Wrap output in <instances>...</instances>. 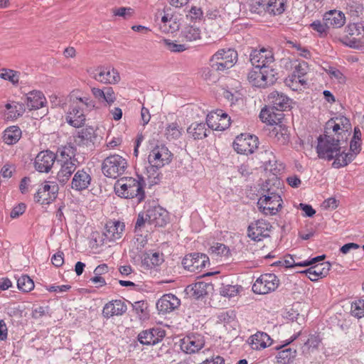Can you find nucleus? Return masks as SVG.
Listing matches in <instances>:
<instances>
[{"label": "nucleus", "mask_w": 364, "mask_h": 364, "mask_svg": "<svg viewBox=\"0 0 364 364\" xmlns=\"http://www.w3.org/2000/svg\"><path fill=\"white\" fill-rule=\"evenodd\" d=\"M166 336V331L161 327L156 326L142 331L138 335L140 343L147 346H154L161 341Z\"/></svg>", "instance_id": "18"}, {"label": "nucleus", "mask_w": 364, "mask_h": 364, "mask_svg": "<svg viewBox=\"0 0 364 364\" xmlns=\"http://www.w3.org/2000/svg\"><path fill=\"white\" fill-rule=\"evenodd\" d=\"M309 65L304 60H296L292 66V72L285 79V84L292 90H302L308 86Z\"/></svg>", "instance_id": "5"}, {"label": "nucleus", "mask_w": 364, "mask_h": 364, "mask_svg": "<svg viewBox=\"0 0 364 364\" xmlns=\"http://www.w3.org/2000/svg\"><path fill=\"white\" fill-rule=\"evenodd\" d=\"M237 58L235 50L230 48L220 49L212 56L210 65L214 70L223 71L232 68Z\"/></svg>", "instance_id": "9"}, {"label": "nucleus", "mask_w": 364, "mask_h": 364, "mask_svg": "<svg viewBox=\"0 0 364 364\" xmlns=\"http://www.w3.org/2000/svg\"><path fill=\"white\" fill-rule=\"evenodd\" d=\"M18 289L23 292H29L34 288V282L28 275H22L17 279Z\"/></svg>", "instance_id": "47"}, {"label": "nucleus", "mask_w": 364, "mask_h": 364, "mask_svg": "<svg viewBox=\"0 0 364 364\" xmlns=\"http://www.w3.org/2000/svg\"><path fill=\"white\" fill-rule=\"evenodd\" d=\"M268 100L272 105L274 110L283 112L291 107V100L287 95L276 90L272 91L268 95Z\"/></svg>", "instance_id": "30"}, {"label": "nucleus", "mask_w": 364, "mask_h": 364, "mask_svg": "<svg viewBox=\"0 0 364 364\" xmlns=\"http://www.w3.org/2000/svg\"><path fill=\"white\" fill-rule=\"evenodd\" d=\"M22 132L18 126H10L3 132V141L8 145L16 144L21 138Z\"/></svg>", "instance_id": "38"}, {"label": "nucleus", "mask_w": 364, "mask_h": 364, "mask_svg": "<svg viewBox=\"0 0 364 364\" xmlns=\"http://www.w3.org/2000/svg\"><path fill=\"white\" fill-rule=\"evenodd\" d=\"M271 225L264 220L251 223L247 229L248 237L254 241H260L269 235Z\"/></svg>", "instance_id": "21"}, {"label": "nucleus", "mask_w": 364, "mask_h": 364, "mask_svg": "<svg viewBox=\"0 0 364 364\" xmlns=\"http://www.w3.org/2000/svg\"><path fill=\"white\" fill-rule=\"evenodd\" d=\"M44 94L39 90H32L26 94L25 103L29 109H38L44 105Z\"/></svg>", "instance_id": "35"}, {"label": "nucleus", "mask_w": 364, "mask_h": 364, "mask_svg": "<svg viewBox=\"0 0 364 364\" xmlns=\"http://www.w3.org/2000/svg\"><path fill=\"white\" fill-rule=\"evenodd\" d=\"M160 168L154 167L150 165L146 169V175L149 179V182L151 185L157 184L159 183L162 174L159 171Z\"/></svg>", "instance_id": "49"}, {"label": "nucleus", "mask_w": 364, "mask_h": 364, "mask_svg": "<svg viewBox=\"0 0 364 364\" xmlns=\"http://www.w3.org/2000/svg\"><path fill=\"white\" fill-rule=\"evenodd\" d=\"M162 24L160 26L161 29L164 32H173L178 28L176 22L172 21L171 18L168 15H165L161 18Z\"/></svg>", "instance_id": "53"}, {"label": "nucleus", "mask_w": 364, "mask_h": 364, "mask_svg": "<svg viewBox=\"0 0 364 364\" xmlns=\"http://www.w3.org/2000/svg\"><path fill=\"white\" fill-rule=\"evenodd\" d=\"M241 289L242 287L237 285L223 284L220 288V292L223 296L232 298L239 294Z\"/></svg>", "instance_id": "50"}, {"label": "nucleus", "mask_w": 364, "mask_h": 364, "mask_svg": "<svg viewBox=\"0 0 364 364\" xmlns=\"http://www.w3.org/2000/svg\"><path fill=\"white\" fill-rule=\"evenodd\" d=\"M301 335L300 332L294 334L289 339L284 341L283 344L275 347V349L278 350L276 359L279 364H288L296 357V348L295 342Z\"/></svg>", "instance_id": "8"}, {"label": "nucleus", "mask_w": 364, "mask_h": 364, "mask_svg": "<svg viewBox=\"0 0 364 364\" xmlns=\"http://www.w3.org/2000/svg\"><path fill=\"white\" fill-rule=\"evenodd\" d=\"M91 92L94 97L105 107L110 106L116 100V94L111 87H105L102 89L92 87Z\"/></svg>", "instance_id": "26"}, {"label": "nucleus", "mask_w": 364, "mask_h": 364, "mask_svg": "<svg viewBox=\"0 0 364 364\" xmlns=\"http://www.w3.org/2000/svg\"><path fill=\"white\" fill-rule=\"evenodd\" d=\"M140 259V267L145 270L159 267L164 262L163 255L152 250L142 252Z\"/></svg>", "instance_id": "25"}, {"label": "nucleus", "mask_w": 364, "mask_h": 364, "mask_svg": "<svg viewBox=\"0 0 364 364\" xmlns=\"http://www.w3.org/2000/svg\"><path fill=\"white\" fill-rule=\"evenodd\" d=\"M203 13L200 8L192 6L187 17H189L193 21H200L203 18Z\"/></svg>", "instance_id": "64"}, {"label": "nucleus", "mask_w": 364, "mask_h": 364, "mask_svg": "<svg viewBox=\"0 0 364 364\" xmlns=\"http://www.w3.org/2000/svg\"><path fill=\"white\" fill-rule=\"evenodd\" d=\"M209 259L205 254L192 253L187 255L182 260L183 267L191 272H200L208 263Z\"/></svg>", "instance_id": "16"}, {"label": "nucleus", "mask_w": 364, "mask_h": 364, "mask_svg": "<svg viewBox=\"0 0 364 364\" xmlns=\"http://www.w3.org/2000/svg\"><path fill=\"white\" fill-rule=\"evenodd\" d=\"M309 266V268L304 271H301L300 273L304 274L312 282H316L320 278L325 277L329 271V264L328 263L319 264L314 263Z\"/></svg>", "instance_id": "31"}, {"label": "nucleus", "mask_w": 364, "mask_h": 364, "mask_svg": "<svg viewBox=\"0 0 364 364\" xmlns=\"http://www.w3.org/2000/svg\"><path fill=\"white\" fill-rule=\"evenodd\" d=\"M204 336L198 333H191L181 340V349L188 354L198 353L205 346Z\"/></svg>", "instance_id": "15"}, {"label": "nucleus", "mask_w": 364, "mask_h": 364, "mask_svg": "<svg viewBox=\"0 0 364 364\" xmlns=\"http://www.w3.org/2000/svg\"><path fill=\"white\" fill-rule=\"evenodd\" d=\"M248 343L252 349L259 350L271 346L272 339L267 333L257 331L249 338Z\"/></svg>", "instance_id": "32"}, {"label": "nucleus", "mask_w": 364, "mask_h": 364, "mask_svg": "<svg viewBox=\"0 0 364 364\" xmlns=\"http://www.w3.org/2000/svg\"><path fill=\"white\" fill-rule=\"evenodd\" d=\"M127 306L124 299H114L107 303L102 309V315L107 318L122 316L126 313Z\"/></svg>", "instance_id": "24"}, {"label": "nucleus", "mask_w": 364, "mask_h": 364, "mask_svg": "<svg viewBox=\"0 0 364 364\" xmlns=\"http://www.w3.org/2000/svg\"><path fill=\"white\" fill-rule=\"evenodd\" d=\"M310 27L315 31H316L320 36L326 35V27L328 26L323 24L320 21H314L310 24Z\"/></svg>", "instance_id": "63"}, {"label": "nucleus", "mask_w": 364, "mask_h": 364, "mask_svg": "<svg viewBox=\"0 0 364 364\" xmlns=\"http://www.w3.org/2000/svg\"><path fill=\"white\" fill-rule=\"evenodd\" d=\"M127 167V160L118 154L106 157L102 163V171L108 178H117L122 175Z\"/></svg>", "instance_id": "6"}, {"label": "nucleus", "mask_w": 364, "mask_h": 364, "mask_svg": "<svg viewBox=\"0 0 364 364\" xmlns=\"http://www.w3.org/2000/svg\"><path fill=\"white\" fill-rule=\"evenodd\" d=\"M361 141L362 140L351 139L350 142V151L346 153V150H344L343 156H341V159H337V161L334 164L336 168L344 167L354 160L355 156L361 151Z\"/></svg>", "instance_id": "23"}, {"label": "nucleus", "mask_w": 364, "mask_h": 364, "mask_svg": "<svg viewBox=\"0 0 364 364\" xmlns=\"http://www.w3.org/2000/svg\"><path fill=\"white\" fill-rule=\"evenodd\" d=\"M350 128V121L346 117H337L328 120L325 127L326 134L318 138L316 149L318 158L328 161L333 160L332 166L336 168L335 162L344 154L340 141L347 139Z\"/></svg>", "instance_id": "1"}, {"label": "nucleus", "mask_w": 364, "mask_h": 364, "mask_svg": "<svg viewBox=\"0 0 364 364\" xmlns=\"http://www.w3.org/2000/svg\"><path fill=\"white\" fill-rule=\"evenodd\" d=\"M95 107V102L90 97L73 93L70 96V105L66 112L65 119L70 126L79 128L86 121L87 112Z\"/></svg>", "instance_id": "3"}, {"label": "nucleus", "mask_w": 364, "mask_h": 364, "mask_svg": "<svg viewBox=\"0 0 364 364\" xmlns=\"http://www.w3.org/2000/svg\"><path fill=\"white\" fill-rule=\"evenodd\" d=\"M267 7V14L272 16H279L282 14L287 7V0H268Z\"/></svg>", "instance_id": "41"}, {"label": "nucleus", "mask_w": 364, "mask_h": 364, "mask_svg": "<svg viewBox=\"0 0 364 364\" xmlns=\"http://www.w3.org/2000/svg\"><path fill=\"white\" fill-rule=\"evenodd\" d=\"M325 258L324 255L318 256L314 258H309L308 259L295 262L292 257H290L289 259H285L284 262L286 267H309V265H312L314 263H317L323 260Z\"/></svg>", "instance_id": "45"}, {"label": "nucleus", "mask_w": 364, "mask_h": 364, "mask_svg": "<svg viewBox=\"0 0 364 364\" xmlns=\"http://www.w3.org/2000/svg\"><path fill=\"white\" fill-rule=\"evenodd\" d=\"M20 75V72L13 69L5 68L0 69V78L4 80L9 81L14 86L18 85Z\"/></svg>", "instance_id": "44"}, {"label": "nucleus", "mask_w": 364, "mask_h": 364, "mask_svg": "<svg viewBox=\"0 0 364 364\" xmlns=\"http://www.w3.org/2000/svg\"><path fill=\"white\" fill-rule=\"evenodd\" d=\"M218 322L229 323L235 318V314L233 311H222L217 315Z\"/></svg>", "instance_id": "57"}, {"label": "nucleus", "mask_w": 364, "mask_h": 364, "mask_svg": "<svg viewBox=\"0 0 364 364\" xmlns=\"http://www.w3.org/2000/svg\"><path fill=\"white\" fill-rule=\"evenodd\" d=\"M144 209L148 216V224L163 227L167 223V212L161 206L156 204L154 205L146 204Z\"/></svg>", "instance_id": "17"}, {"label": "nucleus", "mask_w": 364, "mask_h": 364, "mask_svg": "<svg viewBox=\"0 0 364 364\" xmlns=\"http://www.w3.org/2000/svg\"><path fill=\"white\" fill-rule=\"evenodd\" d=\"M277 80L272 68L254 67L248 73V80L253 86L266 87L272 85Z\"/></svg>", "instance_id": "7"}, {"label": "nucleus", "mask_w": 364, "mask_h": 364, "mask_svg": "<svg viewBox=\"0 0 364 364\" xmlns=\"http://www.w3.org/2000/svg\"><path fill=\"white\" fill-rule=\"evenodd\" d=\"M279 284V280L274 274H264L256 279L252 291L258 294H267L275 291Z\"/></svg>", "instance_id": "12"}, {"label": "nucleus", "mask_w": 364, "mask_h": 364, "mask_svg": "<svg viewBox=\"0 0 364 364\" xmlns=\"http://www.w3.org/2000/svg\"><path fill=\"white\" fill-rule=\"evenodd\" d=\"M208 127L215 131H223L231 124L230 117L222 109L210 112L206 117Z\"/></svg>", "instance_id": "14"}, {"label": "nucleus", "mask_w": 364, "mask_h": 364, "mask_svg": "<svg viewBox=\"0 0 364 364\" xmlns=\"http://www.w3.org/2000/svg\"><path fill=\"white\" fill-rule=\"evenodd\" d=\"M46 184L41 183L40 187L34 193L33 199L34 201L41 205H43L46 201Z\"/></svg>", "instance_id": "59"}, {"label": "nucleus", "mask_w": 364, "mask_h": 364, "mask_svg": "<svg viewBox=\"0 0 364 364\" xmlns=\"http://www.w3.org/2000/svg\"><path fill=\"white\" fill-rule=\"evenodd\" d=\"M210 289H212L211 284L200 281L188 285L186 291L191 296L198 299L206 295Z\"/></svg>", "instance_id": "36"}, {"label": "nucleus", "mask_w": 364, "mask_h": 364, "mask_svg": "<svg viewBox=\"0 0 364 364\" xmlns=\"http://www.w3.org/2000/svg\"><path fill=\"white\" fill-rule=\"evenodd\" d=\"M75 154L76 149L70 144L59 149L56 154L47 149V159H50L53 164L55 161L60 166V169L57 174L59 182L65 183L76 169Z\"/></svg>", "instance_id": "2"}, {"label": "nucleus", "mask_w": 364, "mask_h": 364, "mask_svg": "<svg viewBox=\"0 0 364 364\" xmlns=\"http://www.w3.org/2000/svg\"><path fill=\"white\" fill-rule=\"evenodd\" d=\"M208 253L214 257L228 258L231 256L230 247L223 243L216 241L215 237H210L207 240Z\"/></svg>", "instance_id": "27"}, {"label": "nucleus", "mask_w": 364, "mask_h": 364, "mask_svg": "<svg viewBox=\"0 0 364 364\" xmlns=\"http://www.w3.org/2000/svg\"><path fill=\"white\" fill-rule=\"evenodd\" d=\"M92 75L95 80L105 84H115L120 80L117 70L111 67H98Z\"/></svg>", "instance_id": "20"}, {"label": "nucleus", "mask_w": 364, "mask_h": 364, "mask_svg": "<svg viewBox=\"0 0 364 364\" xmlns=\"http://www.w3.org/2000/svg\"><path fill=\"white\" fill-rule=\"evenodd\" d=\"M180 305V299L172 294H164L156 302V308L162 314L171 312Z\"/></svg>", "instance_id": "28"}, {"label": "nucleus", "mask_w": 364, "mask_h": 364, "mask_svg": "<svg viewBox=\"0 0 364 364\" xmlns=\"http://www.w3.org/2000/svg\"><path fill=\"white\" fill-rule=\"evenodd\" d=\"M164 43L167 48L171 52L180 53L186 50L187 48L185 45L177 44L170 40H164Z\"/></svg>", "instance_id": "62"}, {"label": "nucleus", "mask_w": 364, "mask_h": 364, "mask_svg": "<svg viewBox=\"0 0 364 364\" xmlns=\"http://www.w3.org/2000/svg\"><path fill=\"white\" fill-rule=\"evenodd\" d=\"M291 48H294L296 53L306 59H309L311 57L310 50L305 46H301L300 43L289 42L288 43Z\"/></svg>", "instance_id": "56"}, {"label": "nucleus", "mask_w": 364, "mask_h": 364, "mask_svg": "<svg viewBox=\"0 0 364 364\" xmlns=\"http://www.w3.org/2000/svg\"><path fill=\"white\" fill-rule=\"evenodd\" d=\"M250 60L255 67L272 68L271 64L274 63V57L272 49L262 48L251 53Z\"/></svg>", "instance_id": "19"}, {"label": "nucleus", "mask_w": 364, "mask_h": 364, "mask_svg": "<svg viewBox=\"0 0 364 364\" xmlns=\"http://www.w3.org/2000/svg\"><path fill=\"white\" fill-rule=\"evenodd\" d=\"M346 36L359 37L364 33V26L361 23H350L346 28Z\"/></svg>", "instance_id": "52"}, {"label": "nucleus", "mask_w": 364, "mask_h": 364, "mask_svg": "<svg viewBox=\"0 0 364 364\" xmlns=\"http://www.w3.org/2000/svg\"><path fill=\"white\" fill-rule=\"evenodd\" d=\"M267 1L268 0H248L247 6L250 11L252 14L264 16L267 14Z\"/></svg>", "instance_id": "43"}, {"label": "nucleus", "mask_w": 364, "mask_h": 364, "mask_svg": "<svg viewBox=\"0 0 364 364\" xmlns=\"http://www.w3.org/2000/svg\"><path fill=\"white\" fill-rule=\"evenodd\" d=\"M49 97L52 107H61L66 102L65 96L60 94H53L50 95Z\"/></svg>", "instance_id": "60"}, {"label": "nucleus", "mask_w": 364, "mask_h": 364, "mask_svg": "<svg viewBox=\"0 0 364 364\" xmlns=\"http://www.w3.org/2000/svg\"><path fill=\"white\" fill-rule=\"evenodd\" d=\"M323 20L328 27L340 28L345 23L346 18L344 14L341 11L331 10L325 14Z\"/></svg>", "instance_id": "37"}, {"label": "nucleus", "mask_w": 364, "mask_h": 364, "mask_svg": "<svg viewBox=\"0 0 364 364\" xmlns=\"http://www.w3.org/2000/svg\"><path fill=\"white\" fill-rule=\"evenodd\" d=\"M269 136L279 144H285L289 141L287 128L282 124L276 125L269 132Z\"/></svg>", "instance_id": "40"}, {"label": "nucleus", "mask_w": 364, "mask_h": 364, "mask_svg": "<svg viewBox=\"0 0 364 364\" xmlns=\"http://www.w3.org/2000/svg\"><path fill=\"white\" fill-rule=\"evenodd\" d=\"M134 13V10L130 7H119L113 9L114 16H118L127 18L130 17Z\"/></svg>", "instance_id": "61"}, {"label": "nucleus", "mask_w": 364, "mask_h": 364, "mask_svg": "<svg viewBox=\"0 0 364 364\" xmlns=\"http://www.w3.org/2000/svg\"><path fill=\"white\" fill-rule=\"evenodd\" d=\"M173 154L168 148L163 144H156L151 148L148 156V162L158 168L168 165L173 160Z\"/></svg>", "instance_id": "10"}, {"label": "nucleus", "mask_w": 364, "mask_h": 364, "mask_svg": "<svg viewBox=\"0 0 364 364\" xmlns=\"http://www.w3.org/2000/svg\"><path fill=\"white\" fill-rule=\"evenodd\" d=\"M95 130L91 127H87L77 131L73 136V143L78 146H87L93 143Z\"/></svg>", "instance_id": "29"}, {"label": "nucleus", "mask_w": 364, "mask_h": 364, "mask_svg": "<svg viewBox=\"0 0 364 364\" xmlns=\"http://www.w3.org/2000/svg\"><path fill=\"white\" fill-rule=\"evenodd\" d=\"M125 225L119 220H109L105 226L104 236L109 242L120 239L124 233Z\"/></svg>", "instance_id": "22"}, {"label": "nucleus", "mask_w": 364, "mask_h": 364, "mask_svg": "<svg viewBox=\"0 0 364 364\" xmlns=\"http://www.w3.org/2000/svg\"><path fill=\"white\" fill-rule=\"evenodd\" d=\"M182 37L187 41H196L200 38V30L193 26H187L182 31Z\"/></svg>", "instance_id": "48"}, {"label": "nucleus", "mask_w": 364, "mask_h": 364, "mask_svg": "<svg viewBox=\"0 0 364 364\" xmlns=\"http://www.w3.org/2000/svg\"><path fill=\"white\" fill-rule=\"evenodd\" d=\"M351 315L358 318L364 317V299H357L352 302Z\"/></svg>", "instance_id": "51"}, {"label": "nucleus", "mask_w": 364, "mask_h": 364, "mask_svg": "<svg viewBox=\"0 0 364 364\" xmlns=\"http://www.w3.org/2000/svg\"><path fill=\"white\" fill-rule=\"evenodd\" d=\"M342 41L345 45L352 48L358 50L364 48L363 42L358 39L357 37L346 36L343 38Z\"/></svg>", "instance_id": "55"}, {"label": "nucleus", "mask_w": 364, "mask_h": 364, "mask_svg": "<svg viewBox=\"0 0 364 364\" xmlns=\"http://www.w3.org/2000/svg\"><path fill=\"white\" fill-rule=\"evenodd\" d=\"M114 188L120 198H135L137 203L145 199L144 181L141 177H122L116 181Z\"/></svg>", "instance_id": "4"}, {"label": "nucleus", "mask_w": 364, "mask_h": 364, "mask_svg": "<svg viewBox=\"0 0 364 364\" xmlns=\"http://www.w3.org/2000/svg\"><path fill=\"white\" fill-rule=\"evenodd\" d=\"M34 166L35 168L41 172L43 173L46 172V152L45 151H41L38 153V154L36 156L35 161H34Z\"/></svg>", "instance_id": "58"}, {"label": "nucleus", "mask_w": 364, "mask_h": 364, "mask_svg": "<svg viewBox=\"0 0 364 364\" xmlns=\"http://www.w3.org/2000/svg\"><path fill=\"white\" fill-rule=\"evenodd\" d=\"M3 112L4 117L7 121H14L23 115L25 112L24 105L18 102L9 101L5 104Z\"/></svg>", "instance_id": "33"}, {"label": "nucleus", "mask_w": 364, "mask_h": 364, "mask_svg": "<svg viewBox=\"0 0 364 364\" xmlns=\"http://www.w3.org/2000/svg\"><path fill=\"white\" fill-rule=\"evenodd\" d=\"M259 139L255 135L241 134L233 141L234 149L241 154H250L258 148Z\"/></svg>", "instance_id": "11"}, {"label": "nucleus", "mask_w": 364, "mask_h": 364, "mask_svg": "<svg viewBox=\"0 0 364 364\" xmlns=\"http://www.w3.org/2000/svg\"><path fill=\"white\" fill-rule=\"evenodd\" d=\"M282 200L279 195L269 193L260 197L257 202L259 210L266 215H275L282 208Z\"/></svg>", "instance_id": "13"}, {"label": "nucleus", "mask_w": 364, "mask_h": 364, "mask_svg": "<svg viewBox=\"0 0 364 364\" xmlns=\"http://www.w3.org/2000/svg\"><path fill=\"white\" fill-rule=\"evenodd\" d=\"M90 182V175L83 169L78 170L73 178L71 188L75 191H82L89 187Z\"/></svg>", "instance_id": "34"}, {"label": "nucleus", "mask_w": 364, "mask_h": 364, "mask_svg": "<svg viewBox=\"0 0 364 364\" xmlns=\"http://www.w3.org/2000/svg\"><path fill=\"white\" fill-rule=\"evenodd\" d=\"M59 191L56 182L47 181V204L53 202L58 196Z\"/></svg>", "instance_id": "54"}, {"label": "nucleus", "mask_w": 364, "mask_h": 364, "mask_svg": "<svg viewBox=\"0 0 364 364\" xmlns=\"http://www.w3.org/2000/svg\"><path fill=\"white\" fill-rule=\"evenodd\" d=\"M321 342V339L318 335L311 334L309 338L304 342L303 346V353H309L317 349Z\"/></svg>", "instance_id": "46"}, {"label": "nucleus", "mask_w": 364, "mask_h": 364, "mask_svg": "<svg viewBox=\"0 0 364 364\" xmlns=\"http://www.w3.org/2000/svg\"><path fill=\"white\" fill-rule=\"evenodd\" d=\"M205 123H192L187 129L188 134L195 140H200L208 136V129Z\"/></svg>", "instance_id": "39"}, {"label": "nucleus", "mask_w": 364, "mask_h": 364, "mask_svg": "<svg viewBox=\"0 0 364 364\" xmlns=\"http://www.w3.org/2000/svg\"><path fill=\"white\" fill-rule=\"evenodd\" d=\"M183 132V129L180 126V124L175 121L166 124L164 134L166 139L171 141L179 139L181 136Z\"/></svg>", "instance_id": "42"}]
</instances>
